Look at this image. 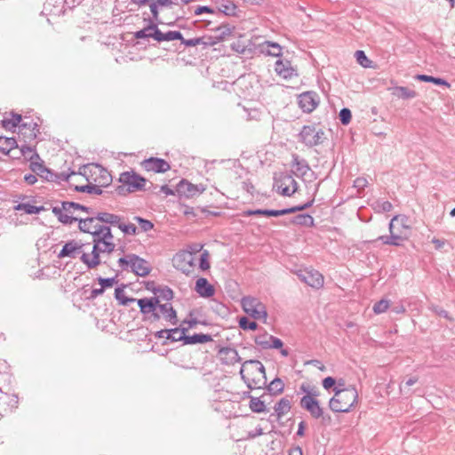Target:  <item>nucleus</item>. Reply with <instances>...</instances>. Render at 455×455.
I'll use <instances>...</instances> for the list:
<instances>
[{
    "instance_id": "49530a36",
    "label": "nucleus",
    "mask_w": 455,
    "mask_h": 455,
    "mask_svg": "<svg viewBox=\"0 0 455 455\" xmlns=\"http://www.w3.org/2000/svg\"><path fill=\"white\" fill-rule=\"evenodd\" d=\"M16 210L23 211L27 214H37L44 210L43 206H35L30 204H19L16 206Z\"/></svg>"
},
{
    "instance_id": "58836bf2",
    "label": "nucleus",
    "mask_w": 455,
    "mask_h": 455,
    "mask_svg": "<svg viewBox=\"0 0 455 455\" xmlns=\"http://www.w3.org/2000/svg\"><path fill=\"white\" fill-rule=\"evenodd\" d=\"M94 239H97L98 242L105 241L114 243V236L112 235L110 227L102 225L101 228H100L99 232L96 234Z\"/></svg>"
},
{
    "instance_id": "a211bd4d",
    "label": "nucleus",
    "mask_w": 455,
    "mask_h": 455,
    "mask_svg": "<svg viewBox=\"0 0 455 455\" xmlns=\"http://www.w3.org/2000/svg\"><path fill=\"white\" fill-rule=\"evenodd\" d=\"M320 99L315 92H306L299 95V106L306 113H311L319 105Z\"/></svg>"
},
{
    "instance_id": "0eeeda50",
    "label": "nucleus",
    "mask_w": 455,
    "mask_h": 455,
    "mask_svg": "<svg viewBox=\"0 0 455 455\" xmlns=\"http://www.w3.org/2000/svg\"><path fill=\"white\" fill-rule=\"evenodd\" d=\"M93 247L92 251V255L90 256L88 253H83L80 257V260L86 265L89 269L95 268L100 264V253H108L110 254L115 251L116 244L111 242L100 241L98 242L97 239H92Z\"/></svg>"
},
{
    "instance_id": "603ef678",
    "label": "nucleus",
    "mask_w": 455,
    "mask_h": 455,
    "mask_svg": "<svg viewBox=\"0 0 455 455\" xmlns=\"http://www.w3.org/2000/svg\"><path fill=\"white\" fill-rule=\"evenodd\" d=\"M262 348H275L280 349L281 354L283 356H287L289 355V351L287 348H283V343H259Z\"/></svg>"
},
{
    "instance_id": "8fccbe9b",
    "label": "nucleus",
    "mask_w": 455,
    "mask_h": 455,
    "mask_svg": "<svg viewBox=\"0 0 455 455\" xmlns=\"http://www.w3.org/2000/svg\"><path fill=\"white\" fill-rule=\"evenodd\" d=\"M355 57L357 62L363 68L371 67V61L367 58L364 52L362 50H358L355 52Z\"/></svg>"
},
{
    "instance_id": "cd10ccee",
    "label": "nucleus",
    "mask_w": 455,
    "mask_h": 455,
    "mask_svg": "<svg viewBox=\"0 0 455 455\" xmlns=\"http://www.w3.org/2000/svg\"><path fill=\"white\" fill-rule=\"evenodd\" d=\"M158 313L159 315H162V316L168 322H170L172 324H176L177 320V315L176 311L174 310L173 307L170 303H165L163 305L158 306Z\"/></svg>"
},
{
    "instance_id": "9d476101",
    "label": "nucleus",
    "mask_w": 455,
    "mask_h": 455,
    "mask_svg": "<svg viewBox=\"0 0 455 455\" xmlns=\"http://www.w3.org/2000/svg\"><path fill=\"white\" fill-rule=\"evenodd\" d=\"M243 309L254 319L266 320L267 316L265 305L258 299L253 297H244L241 301Z\"/></svg>"
},
{
    "instance_id": "0e129e2a",
    "label": "nucleus",
    "mask_w": 455,
    "mask_h": 455,
    "mask_svg": "<svg viewBox=\"0 0 455 455\" xmlns=\"http://www.w3.org/2000/svg\"><path fill=\"white\" fill-rule=\"evenodd\" d=\"M98 281L103 289L112 287L114 285V283H116V282L115 277H111V278L99 277Z\"/></svg>"
},
{
    "instance_id": "4be33fe9",
    "label": "nucleus",
    "mask_w": 455,
    "mask_h": 455,
    "mask_svg": "<svg viewBox=\"0 0 455 455\" xmlns=\"http://www.w3.org/2000/svg\"><path fill=\"white\" fill-rule=\"evenodd\" d=\"M77 221L79 223V229L82 232L91 234L92 235V239L95 238L96 234L102 226L99 224L100 221L97 219V215L95 217L78 219Z\"/></svg>"
},
{
    "instance_id": "1a4fd4ad",
    "label": "nucleus",
    "mask_w": 455,
    "mask_h": 455,
    "mask_svg": "<svg viewBox=\"0 0 455 455\" xmlns=\"http://www.w3.org/2000/svg\"><path fill=\"white\" fill-rule=\"evenodd\" d=\"M314 201H315V199L313 198L309 202H307L304 204L293 206L291 208H285L283 210H267V209L248 210L243 212V215L244 216L264 215V216H268V217H279V216L294 213L297 212L306 210L313 205Z\"/></svg>"
},
{
    "instance_id": "f03ea898",
    "label": "nucleus",
    "mask_w": 455,
    "mask_h": 455,
    "mask_svg": "<svg viewBox=\"0 0 455 455\" xmlns=\"http://www.w3.org/2000/svg\"><path fill=\"white\" fill-rule=\"evenodd\" d=\"M198 322L195 319L184 320L180 327L173 328L171 330H161L156 332V338H164V334H166V339L170 341H213L212 337L203 333H194L192 335H187V331L196 326Z\"/></svg>"
},
{
    "instance_id": "aec40b11",
    "label": "nucleus",
    "mask_w": 455,
    "mask_h": 455,
    "mask_svg": "<svg viewBox=\"0 0 455 455\" xmlns=\"http://www.w3.org/2000/svg\"><path fill=\"white\" fill-rule=\"evenodd\" d=\"M216 348L218 349L217 357L223 364L233 365L240 361L238 353L234 347L216 346Z\"/></svg>"
},
{
    "instance_id": "ddd939ff",
    "label": "nucleus",
    "mask_w": 455,
    "mask_h": 455,
    "mask_svg": "<svg viewBox=\"0 0 455 455\" xmlns=\"http://www.w3.org/2000/svg\"><path fill=\"white\" fill-rule=\"evenodd\" d=\"M173 267L186 275L194 271L195 257L191 251H180L172 259Z\"/></svg>"
},
{
    "instance_id": "6e6552de",
    "label": "nucleus",
    "mask_w": 455,
    "mask_h": 455,
    "mask_svg": "<svg viewBox=\"0 0 455 455\" xmlns=\"http://www.w3.org/2000/svg\"><path fill=\"white\" fill-rule=\"evenodd\" d=\"M274 188L284 196H292L298 189V183L293 176L288 172H281L275 177Z\"/></svg>"
},
{
    "instance_id": "680f3d73",
    "label": "nucleus",
    "mask_w": 455,
    "mask_h": 455,
    "mask_svg": "<svg viewBox=\"0 0 455 455\" xmlns=\"http://www.w3.org/2000/svg\"><path fill=\"white\" fill-rule=\"evenodd\" d=\"M376 209H378L380 212H390L393 208V205L388 201H378L376 202Z\"/></svg>"
},
{
    "instance_id": "5701e85b",
    "label": "nucleus",
    "mask_w": 455,
    "mask_h": 455,
    "mask_svg": "<svg viewBox=\"0 0 455 455\" xmlns=\"http://www.w3.org/2000/svg\"><path fill=\"white\" fill-rule=\"evenodd\" d=\"M275 72L284 79L297 76L298 74L296 69L292 67L291 63L288 60H278L275 64Z\"/></svg>"
},
{
    "instance_id": "864d4df0",
    "label": "nucleus",
    "mask_w": 455,
    "mask_h": 455,
    "mask_svg": "<svg viewBox=\"0 0 455 455\" xmlns=\"http://www.w3.org/2000/svg\"><path fill=\"white\" fill-rule=\"evenodd\" d=\"M239 326L243 330H255L257 323L254 321L250 320L246 316H243L239 320Z\"/></svg>"
},
{
    "instance_id": "7c9ffc66",
    "label": "nucleus",
    "mask_w": 455,
    "mask_h": 455,
    "mask_svg": "<svg viewBox=\"0 0 455 455\" xmlns=\"http://www.w3.org/2000/svg\"><path fill=\"white\" fill-rule=\"evenodd\" d=\"M137 303L140 308V312L144 315L152 314L154 318L158 320L160 318V315L158 312L155 311L154 306L152 304V300H149L148 298L140 299L137 300Z\"/></svg>"
},
{
    "instance_id": "412c9836",
    "label": "nucleus",
    "mask_w": 455,
    "mask_h": 455,
    "mask_svg": "<svg viewBox=\"0 0 455 455\" xmlns=\"http://www.w3.org/2000/svg\"><path fill=\"white\" fill-rule=\"evenodd\" d=\"M141 165L146 171L156 173H163L171 169V165L167 161L156 157L145 159Z\"/></svg>"
},
{
    "instance_id": "c756f323",
    "label": "nucleus",
    "mask_w": 455,
    "mask_h": 455,
    "mask_svg": "<svg viewBox=\"0 0 455 455\" xmlns=\"http://www.w3.org/2000/svg\"><path fill=\"white\" fill-rule=\"evenodd\" d=\"M217 41L211 36H202L196 37L191 39H185L183 41V44L186 46H196L198 44H203L204 47L213 46L216 44Z\"/></svg>"
},
{
    "instance_id": "79ce46f5",
    "label": "nucleus",
    "mask_w": 455,
    "mask_h": 455,
    "mask_svg": "<svg viewBox=\"0 0 455 455\" xmlns=\"http://www.w3.org/2000/svg\"><path fill=\"white\" fill-rule=\"evenodd\" d=\"M21 123V116L19 114H12V117L11 119H4L3 121V126L8 130H14L16 127H20Z\"/></svg>"
},
{
    "instance_id": "9b49d317",
    "label": "nucleus",
    "mask_w": 455,
    "mask_h": 455,
    "mask_svg": "<svg viewBox=\"0 0 455 455\" xmlns=\"http://www.w3.org/2000/svg\"><path fill=\"white\" fill-rule=\"evenodd\" d=\"M291 167L294 174L301 178L304 182L311 183L316 179L315 173L311 170L307 162L297 155H292Z\"/></svg>"
},
{
    "instance_id": "2f4dec72",
    "label": "nucleus",
    "mask_w": 455,
    "mask_h": 455,
    "mask_svg": "<svg viewBox=\"0 0 455 455\" xmlns=\"http://www.w3.org/2000/svg\"><path fill=\"white\" fill-rule=\"evenodd\" d=\"M392 94L399 99L410 100L417 97V92L405 86H395L392 88Z\"/></svg>"
},
{
    "instance_id": "7ed1b4c3",
    "label": "nucleus",
    "mask_w": 455,
    "mask_h": 455,
    "mask_svg": "<svg viewBox=\"0 0 455 455\" xmlns=\"http://www.w3.org/2000/svg\"><path fill=\"white\" fill-rule=\"evenodd\" d=\"M342 385L343 383L339 382V387L334 388L335 394L333 397L329 401V407L334 412L350 411L358 400V393L355 387L339 388Z\"/></svg>"
},
{
    "instance_id": "f704fd0d",
    "label": "nucleus",
    "mask_w": 455,
    "mask_h": 455,
    "mask_svg": "<svg viewBox=\"0 0 455 455\" xmlns=\"http://www.w3.org/2000/svg\"><path fill=\"white\" fill-rule=\"evenodd\" d=\"M261 52L273 57H279L282 55V47L277 43L265 41L261 44Z\"/></svg>"
},
{
    "instance_id": "473e14b6",
    "label": "nucleus",
    "mask_w": 455,
    "mask_h": 455,
    "mask_svg": "<svg viewBox=\"0 0 455 455\" xmlns=\"http://www.w3.org/2000/svg\"><path fill=\"white\" fill-rule=\"evenodd\" d=\"M291 401L288 397H283L275 403L274 406L275 412L277 416V419H281L283 415L288 413L291 411Z\"/></svg>"
},
{
    "instance_id": "f3484780",
    "label": "nucleus",
    "mask_w": 455,
    "mask_h": 455,
    "mask_svg": "<svg viewBox=\"0 0 455 455\" xmlns=\"http://www.w3.org/2000/svg\"><path fill=\"white\" fill-rule=\"evenodd\" d=\"M84 243H83L81 241L70 240L63 245L62 249L58 254V258L76 259L78 255L81 257L82 254L84 253Z\"/></svg>"
},
{
    "instance_id": "f8f14e48",
    "label": "nucleus",
    "mask_w": 455,
    "mask_h": 455,
    "mask_svg": "<svg viewBox=\"0 0 455 455\" xmlns=\"http://www.w3.org/2000/svg\"><path fill=\"white\" fill-rule=\"evenodd\" d=\"M299 140L307 147H314L322 144L324 140V132L315 126L305 125L299 134Z\"/></svg>"
},
{
    "instance_id": "052dcab7",
    "label": "nucleus",
    "mask_w": 455,
    "mask_h": 455,
    "mask_svg": "<svg viewBox=\"0 0 455 455\" xmlns=\"http://www.w3.org/2000/svg\"><path fill=\"white\" fill-rule=\"evenodd\" d=\"M169 343H154L151 347L150 351L156 352L161 355H164L168 352V348L164 347L165 345H168Z\"/></svg>"
},
{
    "instance_id": "39448f33",
    "label": "nucleus",
    "mask_w": 455,
    "mask_h": 455,
    "mask_svg": "<svg viewBox=\"0 0 455 455\" xmlns=\"http://www.w3.org/2000/svg\"><path fill=\"white\" fill-rule=\"evenodd\" d=\"M95 169L100 172V176L103 180L102 184L100 185H95V184H88L84 186H76L75 188L76 191L78 192H86L88 194H93V195H101L102 189L101 187L105 184H108L111 181V175L104 169H102L99 164H86L84 165L79 169V174L84 176L87 180L88 179V172H92V170Z\"/></svg>"
},
{
    "instance_id": "de8ad7c7",
    "label": "nucleus",
    "mask_w": 455,
    "mask_h": 455,
    "mask_svg": "<svg viewBox=\"0 0 455 455\" xmlns=\"http://www.w3.org/2000/svg\"><path fill=\"white\" fill-rule=\"evenodd\" d=\"M219 11L228 16H234L235 15L236 5L232 2L228 1L219 6Z\"/></svg>"
},
{
    "instance_id": "a878e982",
    "label": "nucleus",
    "mask_w": 455,
    "mask_h": 455,
    "mask_svg": "<svg viewBox=\"0 0 455 455\" xmlns=\"http://www.w3.org/2000/svg\"><path fill=\"white\" fill-rule=\"evenodd\" d=\"M266 396H268V394L267 392H264L259 396L251 397L249 408L252 412L261 413L267 411L266 403H268L269 401L266 400Z\"/></svg>"
},
{
    "instance_id": "393cba45",
    "label": "nucleus",
    "mask_w": 455,
    "mask_h": 455,
    "mask_svg": "<svg viewBox=\"0 0 455 455\" xmlns=\"http://www.w3.org/2000/svg\"><path fill=\"white\" fill-rule=\"evenodd\" d=\"M20 132L29 140H35L39 132V126L37 123L33 120L22 121L20 125Z\"/></svg>"
},
{
    "instance_id": "13d9d810",
    "label": "nucleus",
    "mask_w": 455,
    "mask_h": 455,
    "mask_svg": "<svg viewBox=\"0 0 455 455\" xmlns=\"http://www.w3.org/2000/svg\"><path fill=\"white\" fill-rule=\"evenodd\" d=\"M209 252L207 251H204L200 256L199 267L203 270H208L210 268V263L208 260Z\"/></svg>"
},
{
    "instance_id": "3c124183",
    "label": "nucleus",
    "mask_w": 455,
    "mask_h": 455,
    "mask_svg": "<svg viewBox=\"0 0 455 455\" xmlns=\"http://www.w3.org/2000/svg\"><path fill=\"white\" fill-rule=\"evenodd\" d=\"M388 307H389V300L383 299L374 304L373 311L375 314H381V313L386 312Z\"/></svg>"
},
{
    "instance_id": "423d86ee",
    "label": "nucleus",
    "mask_w": 455,
    "mask_h": 455,
    "mask_svg": "<svg viewBox=\"0 0 455 455\" xmlns=\"http://www.w3.org/2000/svg\"><path fill=\"white\" fill-rule=\"evenodd\" d=\"M119 182L122 185L117 186L116 191L119 195L141 191L145 189L147 180L137 174L134 171L124 172L120 174Z\"/></svg>"
},
{
    "instance_id": "f257e3e1",
    "label": "nucleus",
    "mask_w": 455,
    "mask_h": 455,
    "mask_svg": "<svg viewBox=\"0 0 455 455\" xmlns=\"http://www.w3.org/2000/svg\"><path fill=\"white\" fill-rule=\"evenodd\" d=\"M240 375L250 390L266 387L267 376L264 365L258 360H247L241 367Z\"/></svg>"
},
{
    "instance_id": "c85d7f7f",
    "label": "nucleus",
    "mask_w": 455,
    "mask_h": 455,
    "mask_svg": "<svg viewBox=\"0 0 455 455\" xmlns=\"http://www.w3.org/2000/svg\"><path fill=\"white\" fill-rule=\"evenodd\" d=\"M268 396L277 395L283 392L284 383L280 378L274 379L268 385L264 387Z\"/></svg>"
},
{
    "instance_id": "b1692460",
    "label": "nucleus",
    "mask_w": 455,
    "mask_h": 455,
    "mask_svg": "<svg viewBox=\"0 0 455 455\" xmlns=\"http://www.w3.org/2000/svg\"><path fill=\"white\" fill-rule=\"evenodd\" d=\"M30 169L34 173L47 181H54L57 177L56 173L46 168L43 163H39L37 161H32L30 163Z\"/></svg>"
},
{
    "instance_id": "ea45409f",
    "label": "nucleus",
    "mask_w": 455,
    "mask_h": 455,
    "mask_svg": "<svg viewBox=\"0 0 455 455\" xmlns=\"http://www.w3.org/2000/svg\"><path fill=\"white\" fill-rule=\"evenodd\" d=\"M415 79L419 80V81H422V82L433 83L437 85H444L447 87L450 86V84L446 80H444L443 78H439V77L427 76V75H417L415 76Z\"/></svg>"
},
{
    "instance_id": "4c0bfd02",
    "label": "nucleus",
    "mask_w": 455,
    "mask_h": 455,
    "mask_svg": "<svg viewBox=\"0 0 455 455\" xmlns=\"http://www.w3.org/2000/svg\"><path fill=\"white\" fill-rule=\"evenodd\" d=\"M18 147L14 138H7L0 136V152L8 155L12 149Z\"/></svg>"
},
{
    "instance_id": "6e6d98bb",
    "label": "nucleus",
    "mask_w": 455,
    "mask_h": 455,
    "mask_svg": "<svg viewBox=\"0 0 455 455\" xmlns=\"http://www.w3.org/2000/svg\"><path fill=\"white\" fill-rule=\"evenodd\" d=\"M118 228L121 229L124 234L128 235H135L137 232V228L134 224H125L120 221Z\"/></svg>"
},
{
    "instance_id": "6ab92c4d",
    "label": "nucleus",
    "mask_w": 455,
    "mask_h": 455,
    "mask_svg": "<svg viewBox=\"0 0 455 455\" xmlns=\"http://www.w3.org/2000/svg\"><path fill=\"white\" fill-rule=\"evenodd\" d=\"M129 258L131 271L135 275L146 276L150 273L151 267L147 260L133 253H130Z\"/></svg>"
},
{
    "instance_id": "20e7f679",
    "label": "nucleus",
    "mask_w": 455,
    "mask_h": 455,
    "mask_svg": "<svg viewBox=\"0 0 455 455\" xmlns=\"http://www.w3.org/2000/svg\"><path fill=\"white\" fill-rule=\"evenodd\" d=\"M390 235H380L377 238L384 244L400 246L402 243L409 237L410 226L407 225V218L405 216L396 215L389 223Z\"/></svg>"
},
{
    "instance_id": "a18cd8bd",
    "label": "nucleus",
    "mask_w": 455,
    "mask_h": 455,
    "mask_svg": "<svg viewBox=\"0 0 455 455\" xmlns=\"http://www.w3.org/2000/svg\"><path fill=\"white\" fill-rule=\"evenodd\" d=\"M115 298L123 306H127L129 303L136 301V299L126 297L124 289L120 287L115 290Z\"/></svg>"
},
{
    "instance_id": "5fc2aeb1",
    "label": "nucleus",
    "mask_w": 455,
    "mask_h": 455,
    "mask_svg": "<svg viewBox=\"0 0 455 455\" xmlns=\"http://www.w3.org/2000/svg\"><path fill=\"white\" fill-rule=\"evenodd\" d=\"M339 120L342 124H348L351 121L352 114L350 109L344 108L339 111Z\"/></svg>"
},
{
    "instance_id": "338daca9",
    "label": "nucleus",
    "mask_w": 455,
    "mask_h": 455,
    "mask_svg": "<svg viewBox=\"0 0 455 455\" xmlns=\"http://www.w3.org/2000/svg\"><path fill=\"white\" fill-rule=\"evenodd\" d=\"M118 266L122 268V270H127L130 267V258L129 254L125 257H122L118 259Z\"/></svg>"
},
{
    "instance_id": "bf43d9fd",
    "label": "nucleus",
    "mask_w": 455,
    "mask_h": 455,
    "mask_svg": "<svg viewBox=\"0 0 455 455\" xmlns=\"http://www.w3.org/2000/svg\"><path fill=\"white\" fill-rule=\"evenodd\" d=\"M180 40L183 44L185 38L180 31H168L165 33V41Z\"/></svg>"
},
{
    "instance_id": "4468645a",
    "label": "nucleus",
    "mask_w": 455,
    "mask_h": 455,
    "mask_svg": "<svg viewBox=\"0 0 455 455\" xmlns=\"http://www.w3.org/2000/svg\"><path fill=\"white\" fill-rule=\"evenodd\" d=\"M298 276L300 281L313 288L319 289L323 285V276L315 269L299 270Z\"/></svg>"
},
{
    "instance_id": "c9c22d12",
    "label": "nucleus",
    "mask_w": 455,
    "mask_h": 455,
    "mask_svg": "<svg viewBox=\"0 0 455 455\" xmlns=\"http://www.w3.org/2000/svg\"><path fill=\"white\" fill-rule=\"evenodd\" d=\"M97 219L100 222L109 224L111 226L117 228L120 224V221L122 220V218L120 216L105 212H98Z\"/></svg>"
},
{
    "instance_id": "4d7b16f0",
    "label": "nucleus",
    "mask_w": 455,
    "mask_h": 455,
    "mask_svg": "<svg viewBox=\"0 0 455 455\" xmlns=\"http://www.w3.org/2000/svg\"><path fill=\"white\" fill-rule=\"evenodd\" d=\"M134 220L140 224L141 230L145 232L149 231L154 228V225L151 221L141 217H135Z\"/></svg>"
},
{
    "instance_id": "37998d69",
    "label": "nucleus",
    "mask_w": 455,
    "mask_h": 455,
    "mask_svg": "<svg viewBox=\"0 0 455 455\" xmlns=\"http://www.w3.org/2000/svg\"><path fill=\"white\" fill-rule=\"evenodd\" d=\"M61 205L63 206L65 212H72V210H81L88 213L92 212L91 208L75 202H62Z\"/></svg>"
},
{
    "instance_id": "bb28decb",
    "label": "nucleus",
    "mask_w": 455,
    "mask_h": 455,
    "mask_svg": "<svg viewBox=\"0 0 455 455\" xmlns=\"http://www.w3.org/2000/svg\"><path fill=\"white\" fill-rule=\"evenodd\" d=\"M196 291L204 298H210L214 294V288L206 278L200 277L196 283Z\"/></svg>"
},
{
    "instance_id": "e433bc0d",
    "label": "nucleus",
    "mask_w": 455,
    "mask_h": 455,
    "mask_svg": "<svg viewBox=\"0 0 455 455\" xmlns=\"http://www.w3.org/2000/svg\"><path fill=\"white\" fill-rule=\"evenodd\" d=\"M289 223L309 228L314 226V218L311 215L306 213L298 214L291 218Z\"/></svg>"
},
{
    "instance_id": "a19ab883",
    "label": "nucleus",
    "mask_w": 455,
    "mask_h": 455,
    "mask_svg": "<svg viewBox=\"0 0 455 455\" xmlns=\"http://www.w3.org/2000/svg\"><path fill=\"white\" fill-rule=\"evenodd\" d=\"M153 292L155 295L158 296V298H160L163 300L169 301L173 298L172 290L167 286L155 288L153 290Z\"/></svg>"
},
{
    "instance_id": "774afa93",
    "label": "nucleus",
    "mask_w": 455,
    "mask_h": 455,
    "mask_svg": "<svg viewBox=\"0 0 455 455\" xmlns=\"http://www.w3.org/2000/svg\"><path fill=\"white\" fill-rule=\"evenodd\" d=\"M368 184V181L365 178L360 177L355 180L354 181V187L358 189L364 188Z\"/></svg>"
},
{
    "instance_id": "2eb2a0df",
    "label": "nucleus",
    "mask_w": 455,
    "mask_h": 455,
    "mask_svg": "<svg viewBox=\"0 0 455 455\" xmlns=\"http://www.w3.org/2000/svg\"><path fill=\"white\" fill-rule=\"evenodd\" d=\"M204 190L205 188L204 185H194L186 180H180L176 187L178 195L186 198L201 195Z\"/></svg>"
},
{
    "instance_id": "09e8293b",
    "label": "nucleus",
    "mask_w": 455,
    "mask_h": 455,
    "mask_svg": "<svg viewBox=\"0 0 455 455\" xmlns=\"http://www.w3.org/2000/svg\"><path fill=\"white\" fill-rule=\"evenodd\" d=\"M155 28V23H151L148 27L144 28L143 29H140L139 31H136L134 33V37L136 39H144L152 37V29Z\"/></svg>"
},
{
    "instance_id": "69168bd1",
    "label": "nucleus",
    "mask_w": 455,
    "mask_h": 455,
    "mask_svg": "<svg viewBox=\"0 0 455 455\" xmlns=\"http://www.w3.org/2000/svg\"><path fill=\"white\" fill-rule=\"evenodd\" d=\"M149 7H150V12L152 13L153 20L156 21H158V18H159L158 7H159V5L156 3L155 0H153L150 3Z\"/></svg>"
},
{
    "instance_id": "72a5a7b5",
    "label": "nucleus",
    "mask_w": 455,
    "mask_h": 455,
    "mask_svg": "<svg viewBox=\"0 0 455 455\" xmlns=\"http://www.w3.org/2000/svg\"><path fill=\"white\" fill-rule=\"evenodd\" d=\"M64 212L62 205L61 207L54 206L52 208V213L58 218L59 221L63 224L71 225L78 220V218L69 216L68 212L65 213Z\"/></svg>"
},
{
    "instance_id": "c03bdc74",
    "label": "nucleus",
    "mask_w": 455,
    "mask_h": 455,
    "mask_svg": "<svg viewBox=\"0 0 455 455\" xmlns=\"http://www.w3.org/2000/svg\"><path fill=\"white\" fill-rule=\"evenodd\" d=\"M20 153L21 155L28 160L30 161H37L40 160L39 155L36 153V151L29 146H22L20 148Z\"/></svg>"
},
{
    "instance_id": "dca6fc26",
    "label": "nucleus",
    "mask_w": 455,
    "mask_h": 455,
    "mask_svg": "<svg viewBox=\"0 0 455 455\" xmlns=\"http://www.w3.org/2000/svg\"><path fill=\"white\" fill-rule=\"evenodd\" d=\"M299 405L302 409L309 412L313 419H319L323 416V408L315 396L304 395L301 397Z\"/></svg>"
},
{
    "instance_id": "e2e57ef3",
    "label": "nucleus",
    "mask_w": 455,
    "mask_h": 455,
    "mask_svg": "<svg viewBox=\"0 0 455 455\" xmlns=\"http://www.w3.org/2000/svg\"><path fill=\"white\" fill-rule=\"evenodd\" d=\"M152 38L156 40L157 42L165 41V33H163L155 24V28L152 29Z\"/></svg>"
}]
</instances>
